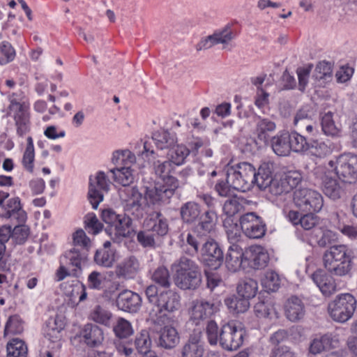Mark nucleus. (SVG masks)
<instances>
[{"mask_svg": "<svg viewBox=\"0 0 357 357\" xmlns=\"http://www.w3.org/2000/svg\"><path fill=\"white\" fill-rule=\"evenodd\" d=\"M8 100L7 116L13 119L17 135L23 137L31 127L30 102L22 91L10 93Z\"/></svg>", "mask_w": 357, "mask_h": 357, "instance_id": "obj_1", "label": "nucleus"}, {"mask_svg": "<svg viewBox=\"0 0 357 357\" xmlns=\"http://www.w3.org/2000/svg\"><path fill=\"white\" fill-rule=\"evenodd\" d=\"M175 284L181 289H196L202 283V273L198 265L185 257L175 266Z\"/></svg>", "mask_w": 357, "mask_h": 357, "instance_id": "obj_2", "label": "nucleus"}, {"mask_svg": "<svg viewBox=\"0 0 357 357\" xmlns=\"http://www.w3.org/2000/svg\"><path fill=\"white\" fill-rule=\"evenodd\" d=\"M145 294L149 303L156 306L160 312H173L180 307L179 294L169 288L162 290L151 284L146 287Z\"/></svg>", "mask_w": 357, "mask_h": 357, "instance_id": "obj_3", "label": "nucleus"}, {"mask_svg": "<svg viewBox=\"0 0 357 357\" xmlns=\"http://www.w3.org/2000/svg\"><path fill=\"white\" fill-rule=\"evenodd\" d=\"M228 182L232 189L246 192L251 190L256 182L255 168L247 162H240L227 169Z\"/></svg>", "mask_w": 357, "mask_h": 357, "instance_id": "obj_4", "label": "nucleus"}, {"mask_svg": "<svg viewBox=\"0 0 357 357\" xmlns=\"http://www.w3.org/2000/svg\"><path fill=\"white\" fill-rule=\"evenodd\" d=\"M66 323L63 317L59 315L50 317L43 328L45 338L49 342L45 357H54V352L59 351L62 346L63 331Z\"/></svg>", "mask_w": 357, "mask_h": 357, "instance_id": "obj_5", "label": "nucleus"}, {"mask_svg": "<svg viewBox=\"0 0 357 357\" xmlns=\"http://www.w3.org/2000/svg\"><path fill=\"white\" fill-rule=\"evenodd\" d=\"M112 160L114 164L123 165L111 170L114 181L123 186H128L134 178L131 165L135 160V155L129 150L116 151L113 153Z\"/></svg>", "mask_w": 357, "mask_h": 357, "instance_id": "obj_6", "label": "nucleus"}, {"mask_svg": "<svg viewBox=\"0 0 357 357\" xmlns=\"http://www.w3.org/2000/svg\"><path fill=\"white\" fill-rule=\"evenodd\" d=\"M334 249H330L325 252L323 261L325 268L331 273L330 275L323 271H317L312 278L325 296H329L335 291V280L333 272L335 271V252Z\"/></svg>", "mask_w": 357, "mask_h": 357, "instance_id": "obj_7", "label": "nucleus"}, {"mask_svg": "<svg viewBox=\"0 0 357 357\" xmlns=\"http://www.w3.org/2000/svg\"><path fill=\"white\" fill-rule=\"evenodd\" d=\"M113 331L118 338L114 342L118 354L126 357L130 356L133 353L132 344L131 341L126 340L134 333L130 322L124 318L119 317L113 326Z\"/></svg>", "mask_w": 357, "mask_h": 357, "instance_id": "obj_8", "label": "nucleus"}, {"mask_svg": "<svg viewBox=\"0 0 357 357\" xmlns=\"http://www.w3.org/2000/svg\"><path fill=\"white\" fill-rule=\"evenodd\" d=\"M245 333L241 324L228 323L221 328L219 343L227 351L236 350L243 344Z\"/></svg>", "mask_w": 357, "mask_h": 357, "instance_id": "obj_9", "label": "nucleus"}, {"mask_svg": "<svg viewBox=\"0 0 357 357\" xmlns=\"http://www.w3.org/2000/svg\"><path fill=\"white\" fill-rule=\"evenodd\" d=\"M102 220L107 225L106 231L109 235L115 236H126L129 233L131 220L125 214H117L111 208L102 211Z\"/></svg>", "mask_w": 357, "mask_h": 357, "instance_id": "obj_10", "label": "nucleus"}, {"mask_svg": "<svg viewBox=\"0 0 357 357\" xmlns=\"http://www.w3.org/2000/svg\"><path fill=\"white\" fill-rule=\"evenodd\" d=\"M294 201L297 208L305 213H317L323 206V198L318 192L303 188L294 192Z\"/></svg>", "mask_w": 357, "mask_h": 357, "instance_id": "obj_11", "label": "nucleus"}, {"mask_svg": "<svg viewBox=\"0 0 357 357\" xmlns=\"http://www.w3.org/2000/svg\"><path fill=\"white\" fill-rule=\"evenodd\" d=\"M336 176L343 183L357 181V155L344 153L336 158Z\"/></svg>", "mask_w": 357, "mask_h": 357, "instance_id": "obj_12", "label": "nucleus"}, {"mask_svg": "<svg viewBox=\"0 0 357 357\" xmlns=\"http://www.w3.org/2000/svg\"><path fill=\"white\" fill-rule=\"evenodd\" d=\"M113 276L112 271L100 273L93 271L89 275L86 284L91 289L103 290L105 294H112L119 288V282L112 281Z\"/></svg>", "mask_w": 357, "mask_h": 357, "instance_id": "obj_13", "label": "nucleus"}, {"mask_svg": "<svg viewBox=\"0 0 357 357\" xmlns=\"http://www.w3.org/2000/svg\"><path fill=\"white\" fill-rule=\"evenodd\" d=\"M109 181L103 172H98L94 179L89 178L88 197L93 208L96 209L103 200V192L109 190Z\"/></svg>", "mask_w": 357, "mask_h": 357, "instance_id": "obj_14", "label": "nucleus"}, {"mask_svg": "<svg viewBox=\"0 0 357 357\" xmlns=\"http://www.w3.org/2000/svg\"><path fill=\"white\" fill-rule=\"evenodd\" d=\"M240 224L242 231L250 238H260L266 233V225L255 213L243 215L240 218Z\"/></svg>", "mask_w": 357, "mask_h": 357, "instance_id": "obj_15", "label": "nucleus"}, {"mask_svg": "<svg viewBox=\"0 0 357 357\" xmlns=\"http://www.w3.org/2000/svg\"><path fill=\"white\" fill-rule=\"evenodd\" d=\"M216 307L213 303L204 299L192 301L188 309L190 321L195 325H199L211 317L215 312Z\"/></svg>", "mask_w": 357, "mask_h": 357, "instance_id": "obj_16", "label": "nucleus"}, {"mask_svg": "<svg viewBox=\"0 0 357 357\" xmlns=\"http://www.w3.org/2000/svg\"><path fill=\"white\" fill-rule=\"evenodd\" d=\"M128 196L125 199L124 210L128 215H132L136 219H140L145 213L146 204L142 195L135 188H127L124 190Z\"/></svg>", "mask_w": 357, "mask_h": 357, "instance_id": "obj_17", "label": "nucleus"}, {"mask_svg": "<svg viewBox=\"0 0 357 357\" xmlns=\"http://www.w3.org/2000/svg\"><path fill=\"white\" fill-rule=\"evenodd\" d=\"M223 252L217 242L206 241L202 248V259L204 264L211 269H217L223 262Z\"/></svg>", "mask_w": 357, "mask_h": 357, "instance_id": "obj_18", "label": "nucleus"}, {"mask_svg": "<svg viewBox=\"0 0 357 357\" xmlns=\"http://www.w3.org/2000/svg\"><path fill=\"white\" fill-rule=\"evenodd\" d=\"M356 307V298L349 293L336 296V322L344 323L349 319Z\"/></svg>", "mask_w": 357, "mask_h": 357, "instance_id": "obj_19", "label": "nucleus"}, {"mask_svg": "<svg viewBox=\"0 0 357 357\" xmlns=\"http://www.w3.org/2000/svg\"><path fill=\"white\" fill-rule=\"evenodd\" d=\"M0 218L16 220L18 223H24L27 219L26 211L22 208L18 197L8 199L0 208Z\"/></svg>", "mask_w": 357, "mask_h": 357, "instance_id": "obj_20", "label": "nucleus"}, {"mask_svg": "<svg viewBox=\"0 0 357 357\" xmlns=\"http://www.w3.org/2000/svg\"><path fill=\"white\" fill-rule=\"evenodd\" d=\"M86 250L73 248L66 251L61 258L60 263L65 264L71 271L72 275L77 277L82 272V264L86 260Z\"/></svg>", "mask_w": 357, "mask_h": 357, "instance_id": "obj_21", "label": "nucleus"}, {"mask_svg": "<svg viewBox=\"0 0 357 357\" xmlns=\"http://www.w3.org/2000/svg\"><path fill=\"white\" fill-rule=\"evenodd\" d=\"M233 38L234 35L231 28L229 25H227L222 30L216 31L213 34L202 38L195 47L197 51L208 50L215 45L227 43Z\"/></svg>", "mask_w": 357, "mask_h": 357, "instance_id": "obj_22", "label": "nucleus"}, {"mask_svg": "<svg viewBox=\"0 0 357 357\" xmlns=\"http://www.w3.org/2000/svg\"><path fill=\"white\" fill-rule=\"evenodd\" d=\"M245 261L247 266L254 269H261L268 265L269 255L262 246L252 245L245 251Z\"/></svg>", "mask_w": 357, "mask_h": 357, "instance_id": "obj_23", "label": "nucleus"}, {"mask_svg": "<svg viewBox=\"0 0 357 357\" xmlns=\"http://www.w3.org/2000/svg\"><path fill=\"white\" fill-rule=\"evenodd\" d=\"M116 303L119 310L135 313L141 308L142 298L138 294L126 289L119 294Z\"/></svg>", "mask_w": 357, "mask_h": 357, "instance_id": "obj_24", "label": "nucleus"}, {"mask_svg": "<svg viewBox=\"0 0 357 357\" xmlns=\"http://www.w3.org/2000/svg\"><path fill=\"white\" fill-rule=\"evenodd\" d=\"M176 188H171L165 183H156L153 187H147L144 199L145 202L152 204H158L169 199Z\"/></svg>", "mask_w": 357, "mask_h": 357, "instance_id": "obj_25", "label": "nucleus"}, {"mask_svg": "<svg viewBox=\"0 0 357 357\" xmlns=\"http://www.w3.org/2000/svg\"><path fill=\"white\" fill-rule=\"evenodd\" d=\"M225 264L228 270L234 273L241 268H245V252L238 244L233 243L229 247L226 255Z\"/></svg>", "mask_w": 357, "mask_h": 357, "instance_id": "obj_26", "label": "nucleus"}, {"mask_svg": "<svg viewBox=\"0 0 357 357\" xmlns=\"http://www.w3.org/2000/svg\"><path fill=\"white\" fill-rule=\"evenodd\" d=\"M139 271V260L134 256H129L116 266L115 273L119 278L131 280L137 275Z\"/></svg>", "mask_w": 357, "mask_h": 357, "instance_id": "obj_27", "label": "nucleus"}, {"mask_svg": "<svg viewBox=\"0 0 357 357\" xmlns=\"http://www.w3.org/2000/svg\"><path fill=\"white\" fill-rule=\"evenodd\" d=\"M154 170L162 180L163 183L177 188L178 186V179L173 176L175 170V165L169 160L164 162L157 161L154 163Z\"/></svg>", "mask_w": 357, "mask_h": 357, "instance_id": "obj_28", "label": "nucleus"}, {"mask_svg": "<svg viewBox=\"0 0 357 357\" xmlns=\"http://www.w3.org/2000/svg\"><path fill=\"white\" fill-rule=\"evenodd\" d=\"M275 129V122L268 119L258 116L255 134L259 142L268 144Z\"/></svg>", "mask_w": 357, "mask_h": 357, "instance_id": "obj_29", "label": "nucleus"}, {"mask_svg": "<svg viewBox=\"0 0 357 357\" xmlns=\"http://www.w3.org/2000/svg\"><path fill=\"white\" fill-rule=\"evenodd\" d=\"M144 226L154 234L160 236L166 235L169 229L167 220L162 218V215L160 212H153L151 213L146 218Z\"/></svg>", "mask_w": 357, "mask_h": 357, "instance_id": "obj_30", "label": "nucleus"}, {"mask_svg": "<svg viewBox=\"0 0 357 357\" xmlns=\"http://www.w3.org/2000/svg\"><path fill=\"white\" fill-rule=\"evenodd\" d=\"M351 266V252L344 245H336V275H346Z\"/></svg>", "mask_w": 357, "mask_h": 357, "instance_id": "obj_31", "label": "nucleus"}, {"mask_svg": "<svg viewBox=\"0 0 357 357\" xmlns=\"http://www.w3.org/2000/svg\"><path fill=\"white\" fill-rule=\"evenodd\" d=\"M79 337L91 347L100 344L104 339L102 330L96 325L86 324L80 331Z\"/></svg>", "mask_w": 357, "mask_h": 357, "instance_id": "obj_32", "label": "nucleus"}, {"mask_svg": "<svg viewBox=\"0 0 357 357\" xmlns=\"http://www.w3.org/2000/svg\"><path fill=\"white\" fill-rule=\"evenodd\" d=\"M218 219V216L215 209L206 210L200 215L197 228L203 235H208L215 231Z\"/></svg>", "mask_w": 357, "mask_h": 357, "instance_id": "obj_33", "label": "nucleus"}, {"mask_svg": "<svg viewBox=\"0 0 357 357\" xmlns=\"http://www.w3.org/2000/svg\"><path fill=\"white\" fill-rule=\"evenodd\" d=\"M302 181V175L298 171H289L280 181V187L277 188L275 195L289 192L296 188Z\"/></svg>", "mask_w": 357, "mask_h": 357, "instance_id": "obj_34", "label": "nucleus"}, {"mask_svg": "<svg viewBox=\"0 0 357 357\" xmlns=\"http://www.w3.org/2000/svg\"><path fill=\"white\" fill-rule=\"evenodd\" d=\"M285 314L288 319L296 321L305 314V307L302 301L297 296H291L286 302Z\"/></svg>", "mask_w": 357, "mask_h": 357, "instance_id": "obj_35", "label": "nucleus"}, {"mask_svg": "<svg viewBox=\"0 0 357 357\" xmlns=\"http://www.w3.org/2000/svg\"><path fill=\"white\" fill-rule=\"evenodd\" d=\"M202 213L201 206L193 201L183 204L180 208V215L182 220L188 224L196 222Z\"/></svg>", "mask_w": 357, "mask_h": 357, "instance_id": "obj_36", "label": "nucleus"}, {"mask_svg": "<svg viewBox=\"0 0 357 357\" xmlns=\"http://www.w3.org/2000/svg\"><path fill=\"white\" fill-rule=\"evenodd\" d=\"M179 342V335L174 327L165 326L160 331L159 344L165 349H172Z\"/></svg>", "mask_w": 357, "mask_h": 357, "instance_id": "obj_37", "label": "nucleus"}, {"mask_svg": "<svg viewBox=\"0 0 357 357\" xmlns=\"http://www.w3.org/2000/svg\"><path fill=\"white\" fill-rule=\"evenodd\" d=\"M271 147L280 156L288 155L291 152L289 132H281L271 138Z\"/></svg>", "mask_w": 357, "mask_h": 357, "instance_id": "obj_38", "label": "nucleus"}, {"mask_svg": "<svg viewBox=\"0 0 357 357\" xmlns=\"http://www.w3.org/2000/svg\"><path fill=\"white\" fill-rule=\"evenodd\" d=\"M256 185L260 190H266L272 186L273 172L271 167L268 163L261 165L257 172L255 171Z\"/></svg>", "mask_w": 357, "mask_h": 357, "instance_id": "obj_39", "label": "nucleus"}, {"mask_svg": "<svg viewBox=\"0 0 357 357\" xmlns=\"http://www.w3.org/2000/svg\"><path fill=\"white\" fill-rule=\"evenodd\" d=\"M22 165L25 171L32 174L35 167V149L33 138L29 136L26 139V146L23 153Z\"/></svg>", "mask_w": 357, "mask_h": 357, "instance_id": "obj_40", "label": "nucleus"}, {"mask_svg": "<svg viewBox=\"0 0 357 357\" xmlns=\"http://www.w3.org/2000/svg\"><path fill=\"white\" fill-rule=\"evenodd\" d=\"M204 354V345L195 337H190L181 349V357H203Z\"/></svg>", "mask_w": 357, "mask_h": 357, "instance_id": "obj_41", "label": "nucleus"}, {"mask_svg": "<svg viewBox=\"0 0 357 357\" xmlns=\"http://www.w3.org/2000/svg\"><path fill=\"white\" fill-rule=\"evenodd\" d=\"M333 342V337L332 334H325L319 337H314L310 343L309 351L313 354H320L331 349Z\"/></svg>", "mask_w": 357, "mask_h": 357, "instance_id": "obj_42", "label": "nucleus"}, {"mask_svg": "<svg viewBox=\"0 0 357 357\" xmlns=\"http://www.w3.org/2000/svg\"><path fill=\"white\" fill-rule=\"evenodd\" d=\"M289 139L291 145V151L299 153L307 152L310 149V141L296 131L289 132Z\"/></svg>", "mask_w": 357, "mask_h": 357, "instance_id": "obj_43", "label": "nucleus"}, {"mask_svg": "<svg viewBox=\"0 0 357 357\" xmlns=\"http://www.w3.org/2000/svg\"><path fill=\"white\" fill-rule=\"evenodd\" d=\"M258 291L257 281L251 278H246L241 281L237 287L238 295L244 298L250 299L254 298Z\"/></svg>", "mask_w": 357, "mask_h": 357, "instance_id": "obj_44", "label": "nucleus"}, {"mask_svg": "<svg viewBox=\"0 0 357 357\" xmlns=\"http://www.w3.org/2000/svg\"><path fill=\"white\" fill-rule=\"evenodd\" d=\"M7 357H26L28 349L24 342L17 338L7 344Z\"/></svg>", "mask_w": 357, "mask_h": 357, "instance_id": "obj_45", "label": "nucleus"}, {"mask_svg": "<svg viewBox=\"0 0 357 357\" xmlns=\"http://www.w3.org/2000/svg\"><path fill=\"white\" fill-rule=\"evenodd\" d=\"M225 304L231 312L236 314L243 313L246 312L250 307V302L248 298H244L238 296H231L225 299Z\"/></svg>", "mask_w": 357, "mask_h": 357, "instance_id": "obj_46", "label": "nucleus"}, {"mask_svg": "<svg viewBox=\"0 0 357 357\" xmlns=\"http://www.w3.org/2000/svg\"><path fill=\"white\" fill-rule=\"evenodd\" d=\"M190 154L189 149L183 144H178L169 150V160L176 166H179L185 162L186 158Z\"/></svg>", "mask_w": 357, "mask_h": 357, "instance_id": "obj_47", "label": "nucleus"}, {"mask_svg": "<svg viewBox=\"0 0 357 357\" xmlns=\"http://www.w3.org/2000/svg\"><path fill=\"white\" fill-rule=\"evenodd\" d=\"M152 139L159 149H168L174 143V139L167 130H158L153 133Z\"/></svg>", "mask_w": 357, "mask_h": 357, "instance_id": "obj_48", "label": "nucleus"}, {"mask_svg": "<svg viewBox=\"0 0 357 357\" xmlns=\"http://www.w3.org/2000/svg\"><path fill=\"white\" fill-rule=\"evenodd\" d=\"M280 277L273 271H267L261 279V285L267 292L275 291L280 287Z\"/></svg>", "mask_w": 357, "mask_h": 357, "instance_id": "obj_49", "label": "nucleus"}, {"mask_svg": "<svg viewBox=\"0 0 357 357\" xmlns=\"http://www.w3.org/2000/svg\"><path fill=\"white\" fill-rule=\"evenodd\" d=\"M255 315L259 318L273 319L278 317L277 312L271 303L266 302H259L254 307Z\"/></svg>", "mask_w": 357, "mask_h": 357, "instance_id": "obj_50", "label": "nucleus"}, {"mask_svg": "<svg viewBox=\"0 0 357 357\" xmlns=\"http://www.w3.org/2000/svg\"><path fill=\"white\" fill-rule=\"evenodd\" d=\"M151 340L149 331L142 330L138 333L135 340V344L138 352L145 354L151 351Z\"/></svg>", "mask_w": 357, "mask_h": 357, "instance_id": "obj_51", "label": "nucleus"}, {"mask_svg": "<svg viewBox=\"0 0 357 357\" xmlns=\"http://www.w3.org/2000/svg\"><path fill=\"white\" fill-rule=\"evenodd\" d=\"M94 261L99 266L111 267L115 261L114 252L110 249L97 250L94 256Z\"/></svg>", "mask_w": 357, "mask_h": 357, "instance_id": "obj_52", "label": "nucleus"}, {"mask_svg": "<svg viewBox=\"0 0 357 357\" xmlns=\"http://www.w3.org/2000/svg\"><path fill=\"white\" fill-rule=\"evenodd\" d=\"M152 280L161 287L168 289L170 287V275L169 271L164 266L156 268L151 277Z\"/></svg>", "mask_w": 357, "mask_h": 357, "instance_id": "obj_53", "label": "nucleus"}, {"mask_svg": "<svg viewBox=\"0 0 357 357\" xmlns=\"http://www.w3.org/2000/svg\"><path fill=\"white\" fill-rule=\"evenodd\" d=\"M90 317L91 319L95 322L105 326H109L112 318V314L109 311L102 308L100 305H98L91 313Z\"/></svg>", "mask_w": 357, "mask_h": 357, "instance_id": "obj_54", "label": "nucleus"}, {"mask_svg": "<svg viewBox=\"0 0 357 357\" xmlns=\"http://www.w3.org/2000/svg\"><path fill=\"white\" fill-rule=\"evenodd\" d=\"M307 152L316 157H325L332 153L331 145H327L324 142H319L317 139H312L310 143V149Z\"/></svg>", "mask_w": 357, "mask_h": 357, "instance_id": "obj_55", "label": "nucleus"}, {"mask_svg": "<svg viewBox=\"0 0 357 357\" xmlns=\"http://www.w3.org/2000/svg\"><path fill=\"white\" fill-rule=\"evenodd\" d=\"M339 63V68L336 71V82L347 84L351 80L354 73V67L349 63H341L340 61Z\"/></svg>", "mask_w": 357, "mask_h": 357, "instance_id": "obj_56", "label": "nucleus"}, {"mask_svg": "<svg viewBox=\"0 0 357 357\" xmlns=\"http://www.w3.org/2000/svg\"><path fill=\"white\" fill-rule=\"evenodd\" d=\"M15 50L8 41L0 43V65H6L14 60Z\"/></svg>", "mask_w": 357, "mask_h": 357, "instance_id": "obj_57", "label": "nucleus"}, {"mask_svg": "<svg viewBox=\"0 0 357 357\" xmlns=\"http://www.w3.org/2000/svg\"><path fill=\"white\" fill-rule=\"evenodd\" d=\"M243 201L234 197L227 200L223 205V211L228 217H232L243 208Z\"/></svg>", "mask_w": 357, "mask_h": 357, "instance_id": "obj_58", "label": "nucleus"}, {"mask_svg": "<svg viewBox=\"0 0 357 357\" xmlns=\"http://www.w3.org/2000/svg\"><path fill=\"white\" fill-rule=\"evenodd\" d=\"M208 342L211 346H215L220 342V333L218 326L215 321L207 322L205 329Z\"/></svg>", "mask_w": 357, "mask_h": 357, "instance_id": "obj_59", "label": "nucleus"}, {"mask_svg": "<svg viewBox=\"0 0 357 357\" xmlns=\"http://www.w3.org/2000/svg\"><path fill=\"white\" fill-rule=\"evenodd\" d=\"M335 172L333 170L328 171V173L322 176V190L324 193L329 197L335 196Z\"/></svg>", "mask_w": 357, "mask_h": 357, "instance_id": "obj_60", "label": "nucleus"}, {"mask_svg": "<svg viewBox=\"0 0 357 357\" xmlns=\"http://www.w3.org/2000/svg\"><path fill=\"white\" fill-rule=\"evenodd\" d=\"M84 228L89 234H97L102 229V224L98 220L96 214L89 213L84 219Z\"/></svg>", "mask_w": 357, "mask_h": 357, "instance_id": "obj_61", "label": "nucleus"}, {"mask_svg": "<svg viewBox=\"0 0 357 357\" xmlns=\"http://www.w3.org/2000/svg\"><path fill=\"white\" fill-rule=\"evenodd\" d=\"M321 124L324 135L332 137L335 136V121L331 112L326 113L322 116Z\"/></svg>", "mask_w": 357, "mask_h": 357, "instance_id": "obj_62", "label": "nucleus"}, {"mask_svg": "<svg viewBox=\"0 0 357 357\" xmlns=\"http://www.w3.org/2000/svg\"><path fill=\"white\" fill-rule=\"evenodd\" d=\"M29 235V228L24 223H19L12 230V238L17 244L24 243Z\"/></svg>", "mask_w": 357, "mask_h": 357, "instance_id": "obj_63", "label": "nucleus"}, {"mask_svg": "<svg viewBox=\"0 0 357 357\" xmlns=\"http://www.w3.org/2000/svg\"><path fill=\"white\" fill-rule=\"evenodd\" d=\"M73 239L75 246H80L83 250L87 251L91 241L83 229H80L74 232Z\"/></svg>", "mask_w": 357, "mask_h": 357, "instance_id": "obj_64", "label": "nucleus"}]
</instances>
